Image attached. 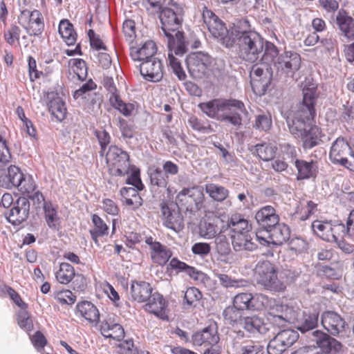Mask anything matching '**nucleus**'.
I'll list each match as a JSON object with an SVG mask.
<instances>
[{"label": "nucleus", "mask_w": 354, "mask_h": 354, "mask_svg": "<svg viewBox=\"0 0 354 354\" xmlns=\"http://www.w3.org/2000/svg\"><path fill=\"white\" fill-rule=\"evenodd\" d=\"M297 331L292 329L280 330L268 343V354H282L298 339Z\"/></svg>", "instance_id": "13"}, {"label": "nucleus", "mask_w": 354, "mask_h": 354, "mask_svg": "<svg viewBox=\"0 0 354 354\" xmlns=\"http://www.w3.org/2000/svg\"><path fill=\"white\" fill-rule=\"evenodd\" d=\"M253 127L259 131H268L272 127V118L268 112H261L255 116Z\"/></svg>", "instance_id": "50"}, {"label": "nucleus", "mask_w": 354, "mask_h": 354, "mask_svg": "<svg viewBox=\"0 0 354 354\" xmlns=\"http://www.w3.org/2000/svg\"><path fill=\"white\" fill-rule=\"evenodd\" d=\"M336 24L342 33L349 40L354 39V19L344 9H340L336 15Z\"/></svg>", "instance_id": "24"}, {"label": "nucleus", "mask_w": 354, "mask_h": 354, "mask_svg": "<svg viewBox=\"0 0 354 354\" xmlns=\"http://www.w3.org/2000/svg\"><path fill=\"white\" fill-rule=\"evenodd\" d=\"M109 102L113 108L119 111L124 116L131 115L135 109L134 104L124 102L119 95L110 96Z\"/></svg>", "instance_id": "47"}, {"label": "nucleus", "mask_w": 354, "mask_h": 354, "mask_svg": "<svg viewBox=\"0 0 354 354\" xmlns=\"http://www.w3.org/2000/svg\"><path fill=\"white\" fill-rule=\"evenodd\" d=\"M281 308V313L286 324H295L296 325L300 312L295 310L292 308L287 306H282Z\"/></svg>", "instance_id": "60"}, {"label": "nucleus", "mask_w": 354, "mask_h": 354, "mask_svg": "<svg viewBox=\"0 0 354 354\" xmlns=\"http://www.w3.org/2000/svg\"><path fill=\"white\" fill-rule=\"evenodd\" d=\"M309 344H313L314 348H319L316 354H339L343 351V344L331 335L320 330H315L310 333Z\"/></svg>", "instance_id": "8"}, {"label": "nucleus", "mask_w": 354, "mask_h": 354, "mask_svg": "<svg viewBox=\"0 0 354 354\" xmlns=\"http://www.w3.org/2000/svg\"><path fill=\"white\" fill-rule=\"evenodd\" d=\"M253 300L254 297L252 293L242 292L234 296L232 304L244 312V310H252L254 308L255 306Z\"/></svg>", "instance_id": "40"}, {"label": "nucleus", "mask_w": 354, "mask_h": 354, "mask_svg": "<svg viewBox=\"0 0 354 354\" xmlns=\"http://www.w3.org/2000/svg\"><path fill=\"white\" fill-rule=\"evenodd\" d=\"M49 111L58 120L62 121L66 115L64 102L59 97H55L49 102Z\"/></svg>", "instance_id": "45"}, {"label": "nucleus", "mask_w": 354, "mask_h": 354, "mask_svg": "<svg viewBox=\"0 0 354 354\" xmlns=\"http://www.w3.org/2000/svg\"><path fill=\"white\" fill-rule=\"evenodd\" d=\"M256 279L258 284L268 290L282 292L286 286L277 277V267L269 261H259L255 266Z\"/></svg>", "instance_id": "5"}, {"label": "nucleus", "mask_w": 354, "mask_h": 354, "mask_svg": "<svg viewBox=\"0 0 354 354\" xmlns=\"http://www.w3.org/2000/svg\"><path fill=\"white\" fill-rule=\"evenodd\" d=\"M322 326L332 336H338L344 332L347 326L344 319L334 311H325L321 315Z\"/></svg>", "instance_id": "18"}, {"label": "nucleus", "mask_w": 354, "mask_h": 354, "mask_svg": "<svg viewBox=\"0 0 354 354\" xmlns=\"http://www.w3.org/2000/svg\"><path fill=\"white\" fill-rule=\"evenodd\" d=\"M254 217L259 227L266 230V232L279 221L276 209L271 205L262 207L256 212Z\"/></svg>", "instance_id": "20"}, {"label": "nucleus", "mask_w": 354, "mask_h": 354, "mask_svg": "<svg viewBox=\"0 0 354 354\" xmlns=\"http://www.w3.org/2000/svg\"><path fill=\"white\" fill-rule=\"evenodd\" d=\"M153 290L150 283L147 281H133L129 294L133 301L144 303L151 296Z\"/></svg>", "instance_id": "23"}, {"label": "nucleus", "mask_w": 354, "mask_h": 354, "mask_svg": "<svg viewBox=\"0 0 354 354\" xmlns=\"http://www.w3.org/2000/svg\"><path fill=\"white\" fill-rule=\"evenodd\" d=\"M294 164L297 171V180H304L317 177L318 166L316 161L295 159Z\"/></svg>", "instance_id": "22"}, {"label": "nucleus", "mask_w": 354, "mask_h": 354, "mask_svg": "<svg viewBox=\"0 0 354 354\" xmlns=\"http://www.w3.org/2000/svg\"><path fill=\"white\" fill-rule=\"evenodd\" d=\"M333 266H320L318 268L319 276L329 279L338 280L341 279L343 272L344 263L342 261L334 260Z\"/></svg>", "instance_id": "32"}, {"label": "nucleus", "mask_w": 354, "mask_h": 354, "mask_svg": "<svg viewBox=\"0 0 354 354\" xmlns=\"http://www.w3.org/2000/svg\"><path fill=\"white\" fill-rule=\"evenodd\" d=\"M317 88L314 84L304 86L303 100L297 110L283 113L289 131L295 138L302 142L304 150L310 149L322 142V130L313 124L316 112Z\"/></svg>", "instance_id": "1"}, {"label": "nucleus", "mask_w": 354, "mask_h": 354, "mask_svg": "<svg viewBox=\"0 0 354 354\" xmlns=\"http://www.w3.org/2000/svg\"><path fill=\"white\" fill-rule=\"evenodd\" d=\"M26 308H21L17 314V323L20 328L26 330H30L32 328V322L30 319Z\"/></svg>", "instance_id": "62"}, {"label": "nucleus", "mask_w": 354, "mask_h": 354, "mask_svg": "<svg viewBox=\"0 0 354 354\" xmlns=\"http://www.w3.org/2000/svg\"><path fill=\"white\" fill-rule=\"evenodd\" d=\"M232 243L236 252H252L257 248V244L252 241L250 233L232 235Z\"/></svg>", "instance_id": "31"}, {"label": "nucleus", "mask_w": 354, "mask_h": 354, "mask_svg": "<svg viewBox=\"0 0 354 354\" xmlns=\"http://www.w3.org/2000/svg\"><path fill=\"white\" fill-rule=\"evenodd\" d=\"M204 194L198 187L184 188L176 196V204L186 212L194 213L201 209Z\"/></svg>", "instance_id": "11"}, {"label": "nucleus", "mask_w": 354, "mask_h": 354, "mask_svg": "<svg viewBox=\"0 0 354 354\" xmlns=\"http://www.w3.org/2000/svg\"><path fill=\"white\" fill-rule=\"evenodd\" d=\"M247 19L239 21L232 28L234 44L238 47L241 59L251 63L260 59L264 48V39L255 30L250 28Z\"/></svg>", "instance_id": "2"}, {"label": "nucleus", "mask_w": 354, "mask_h": 354, "mask_svg": "<svg viewBox=\"0 0 354 354\" xmlns=\"http://www.w3.org/2000/svg\"><path fill=\"white\" fill-rule=\"evenodd\" d=\"M93 228L90 230V234L95 243H97V239L108 234L109 227L104 221L97 214L92 216Z\"/></svg>", "instance_id": "43"}, {"label": "nucleus", "mask_w": 354, "mask_h": 354, "mask_svg": "<svg viewBox=\"0 0 354 354\" xmlns=\"http://www.w3.org/2000/svg\"><path fill=\"white\" fill-rule=\"evenodd\" d=\"M36 186L30 176L23 175V180H20L17 188L22 193L30 194L32 193Z\"/></svg>", "instance_id": "58"}, {"label": "nucleus", "mask_w": 354, "mask_h": 354, "mask_svg": "<svg viewBox=\"0 0 354 354\" xmlns=\"http://www.w3.org/2000/svg\"><path fill=\"white\" fill-rule=\"evenodd\" d=\"M171 257V252L161 243L155 245L154 249L151 251V259L154 263L160 266L166 264Z\"/></svg>", "instance_id": "44"}, {"label": "nucleus", "mask_w": 354, "mask_h": 354, "mask_svg": "<svg viewBox=\"0 0 354 354\" xmlns=\"http://www.w3.org/2000/svg\"><path fill=\"white\" fill-rule=\"evenodd\" d=\"M58 31L67 45L71 46L75 43L77 35L73 30V24L68 19H62L60 21Z\"/></svg>", "instance_id": "37"}, {"label": "nucleus", "mask_w": 354, "mask_h": 354, "mask_svg": "<svg viewBox=\"0 0 354 354\" xmlns=\"http://www.w3.org/2000/svg\"><path fill=\"white\" fill-rule=\"evenodd\" d=\"M106 161L114 169V174L123 176L128 174L129 169V156L116 145L109 147L106 153Z\"/></svg>", "instance_id": "14"}, {"label": "nucleus", "mask_w": 354, "mask_h": 354, "mask_svg": "<svg viewBox=\"0 0 354 354\" xmlns=\"http://www.w3.org/2000/svg\"><path fill=\"white\" fill-rule=\"evenodd\" d=\"M159 18L162 30L167 39V48L174 49L176 55L187 52L183 32L179 31L183 21V8L174 5V8H162Z\"/></svg>", "instance_id": "3"}, {"label": "nucleus", "mask_w": 354, "mask_h": 354, "mask_svg": "<svg viewBox=\"0 0 354 354\" xmlns=\"http://www.w3.org/2000/svg\"><path fill=\"white\" fill-rule=\"evenodd\" d=\"M216 277L218 279L220 283L225 288H239L245 286V281L232 279L230 276L225 274H217Z\"/></svg>", "instance_id": "56"}, {"label": "nucleus", "mask_w": 354, "mask_h": 354, "mask_svg": "<svg viewBox=\"0 0 354 354\" xmlns=\"http://www.w3.org/2000/svg\"><path fill=\"white\" fill-rule=\"evenodd\" d=\"M319 313L313 310H304L300 313L296 324L297 328L302 333H307L306 337L309 342L310 333L314 332L313 329L317 326L318 322Z\"/></svg>", "instance_id": "21"}, {"label": "nucleus", "mask_w": 354, "mask_h": 354, "mask_svg": "<svg viewBox=\"0 0 354 354\" xmlns=\"http://www.w3.org/2000/svg\"><path fill=\"white\" fill-rule=\"evenodd\" d=\"M348 156L354 157V153L348 142L342 137L337 138L332 144L329 158L334 164H338L345 168L354 170Z\"/></svg>", "instance_id": "12"}, {"label": "nucleus", "mask_w": 354, "mask_h": 354, "mask_svg": "<svg viewBox=\"0 0 354 354\" xmlns=\"http://www.w3.org/2000/svg\"><path fill=\"white\" fill-rule=\"evenodd\" d=\"M205 191L214 201L221 203L229 196V190L225 187L215 183H207L205 185Z\"/></svg>", "instance_id": "35"}, {"label": "nucleus", "mask_w": 354, "mask_h": 354, "mask_svg": "<svg viewBox=\"0 0 354 354\" xmlns=\"http://www.w3.org/2000/svg\"><path fill=\"white\" fill-rule=\"evenodd\" d=\"M217 233V227L213 223L203 222L200 225V234L205 239H211L216 236Z\"/></svg>", "instance_id": "63"}, {"label": "nucleus", "mask_w": 354, "mask_h": 354, "mask_svg": "<svg viewBox=\"0 0 354 354\" xmlns=\"http://www.w3.org/2000/svg\"><path fill=\"white\" fill-rule=\"evenodd\" d=\"M250 84L253 91L259 95H264L270 84L271 68L266 64H254L250 72Z\"/></svg>", "instance_id": "9"}, {"label": "nucleus", "mask_w": 354, "mask_h": 354, "mask_svg": "<svg viewBox=\"0 0 354 354\" xmlns=\"http://www.w3.org/2000/svg\"><path fill=\"white\" fill-rule=\"evenodd\" d=\"M185 62L190 75L194 79H202L208 73L212 58L207 53L200 51L189 54Z\"/></svg>", "instance_id": "10"}, {"label": "nucleus", "mask_w": 354, "mask_h": 354, "mask_svg": "<svg viewBox=\"0 0 354 354\" xmlns=\"http://www.w3.org/2000/svg\"><path fill=\"white\" fill-rule=\"evenodd\" d=\"M199 107L209 118L228 122L236 129L242 124L241 114L246 111L244 104L235 99H214L201 103Z\"/></svg>", "instance_id": "4"}, {"label": "nucleus", "mask_w": 354, "mask_h": 354, "mask_svg": "<svg viewBox=\"0 0 354 354\" xmlns=\"http://www.w3.org/2000/svg\"><path fill=\"white\" fill-rule=\"evenodd\" d=\"M44 211L47 225L49 227H55L57 220V212L55 207L51 202L44 203Z\"/></svg>", "instance_id": "55"}, {"label": "nucleus", "mask_w": 354, "mask_h": 354, "mask_svg": "<svg viewBox=\"0 0 354 354\" xmlns=\"http://www.w3.org/2000/svg\"><path fill=\"white\" fill-rule=\"evenodd\" d=\"M228 226L234 234L249 233L250 226L248 221L241 214H234L228 222Z\"/></svg>", "instance_id": "38"}, {"label": "nucleus", "mask_w": 354, "mask_h": 354, "mask_svg": "<svg viewBox=\"0 0 354 354\" xmlns=\"http://www.w3.org/2000/svg\"><path fill=\"white\" fill-rule=\"evenodd\" d=\"M223 316L224 319L232 326L239 325L244 317L243 312L233 304L224 309Z\"/></svg>", "instance_id": "39"}, {"label": "nucleus", "mask_w": 354, "mask_h": 354, "mask_svg": "<svg viewBox=\"0 0 354 354\" xmlns=\"http://www.w3.org/2000/svg\"><path fill=\"white\" fill-rule=\"evenodd\" d=\"M331 227V221H315L312 223V228L315 233L327 242H330L332 239Z\"/></svg>", "instance_id": "41"}, {"label": "nucleus", "mask_w": 354, "mask_h": 354, "mask_svg": "<svg viewBox=\"0 0 354 354\" xmlns=\"http://www.w3.org/2000/svg\"><path fill=\"white\" fill-rule=\"evenodd\" d=\"M347 232L346 228L343 223H339L338 222L332 223L331 227V236L332 239L330 240V242H338L342 240L343 238V235L345 232Z\"/></svg>", "instance_id": "61"}, {"label": "nucleus", "mask_w": 354, "mask_h": 354, "mask_svg": "<svg viewBox=\"0 0 354 354\" xmlns=\"http://www.w3.org/2000/svg\"><path fill=\"white\" fill-rule=\"evenodd\" d=\"M77 312L89 322H97L100 319L97 308L90 301H84L76 306Z\"/></svg>", "instance_id": "34"}, {"label": "nucleus", "mask_w": 354, "mask_h": 354, "mask_svg": "<svg viewBox=\"0 0 354 354\" xmlns=\"http://www.w3.org/2000/svg\"><path fill=\"white\" fill-rule=\"evenodd\" d=\"M239 325L252 335H264L268 331L263 320L257 315L244 316Z\"/></svg>", "instance_id": "27"}, {"label": "nucleus", "mask_w": 354, "mask_h": 354, "mask_svg": "<svg viewBox=\"0 0 354 354\" xmlns=\"http://www.w3.org/2000/svg\"><path fill=\"white\" fill-rule=\"evenodd\" d=\"M203 19L211 35L221 44L226 48H231L234 45L232 31L230 34L223 21L206 7L203 10Z\"/></svg>", "instance_id": "6"}, {"label": "nucleus", "mask_w": 354, "mask_h": 354, "mask_svg": "<svg viewBox=\"0 0 354 354\" xmlns=\"http://www.w3.org/2000/svg\"><path fill=\"white\" fill-rule=\"evenodd\" d=\"M277 147L272 143L263 142L257 144L250 149L253 154L263 161H269L274 158L277 151Z\"/></svg>", "instance_id": "33"}, {"label": "nucleus", "mask_w": 354, "mask_h": 354, "mask_svg": "<svg viewBox=\"0 0 354 354\" xmlns=\"http://www.w3.org/2000/svg\"><path fill=\"white\" fill-rule=\"evenodd\" d=\"M24 174L16 166H10L5 171L4 176H0V183L6 189L17 187L19 181L23 180Z\"/></svg>", "instance_id": "30"}, {"label": "nucleus", "mask_w": 354, "mask_h": 354, "mask_svg": "<svg viewBox=\"0 0 354 354\" xmlns=\"http://www.w3.org/2000/svg\"><path fill=\"white\" fill-rule=\"evenodd\" d=\"M19 24L26 30L30 36H39L44 29V19L41 13L35 10H24L18 17Z\"/></svg>", "instance_id": "15"}, {"label": "nucleus", "mask_w": 354, "mask_h": 354, "mask_svg": "<svg viewBox=\"0 0 354 354\" xmlns=\"http://www.w3.org/2000/svg\"><path fill=\"white\" fill-rule=\"evenodd\" d=\"M68 64L80 80L83 81L86 78L87 66L85 61L82 59H71Z\"/></svg>", "instance_id": "53"}, {"label": "nucleus", "mask_w": 354, "mask_h": 354, "mask_svg": "<svg viewBox=\"0 0 354 354\" xmlns=\"http://www.w3.org/2000/svg\"><path fill=\"white\" fill-rule=\"evenodd\" d=\"M187 122L194 130L198 132L207 133L213 131L207 120H200L195 115H191Z\"/></svg>", "instance_id": "51"}, {"label": "nucleus", "mask_w": 354, "mask_h": 354, "mask_svg": "<svg viewBox=\"0 0 354 354\" xmlns=\"http://www.w3.org/2000/svg\"><path fill=\"white\" fill-rule=\"evenodd\" d=\"M279 55V50L274 44L268 41L264 42L263 51L260 58L264 60L265 62H273L274 64Z\"/></svg>", "instance_id": "52"}, {"label": "nucleus", "mask_w": 354, "mask_h": 354, "mask_svg": "<svg viewBox=\"0 0 354 354\" xmlns=\"http://www.w3.org/2000/svg\"><path fill=\"white\" fill-rule=\"evenodd\" d=\"M130 50V56L135 62L142 63L152 57H156L157 48L156 44L151 40L145 42L140 48L132 47Z\"/></svg>", "instance_id": "25"}, {"label": "nucleus", "mask_w": 354, "mask_h": 354, "mask_svg": "<svg viewBox=\"0 0 354 354\" xmlns=\"http://www.w3.org/2000/svg\"><path fill=\"white\" fill-rule=\"evenodd\" d=\"M266 234H268L271 243L277 245H282L289 241L290 238L289 227L285 223H279V221L278 224L271 227Z\"/></svg>", "instance_id": "28"}, {"label": "nucleus", "mask_w": 354, "mask_h": 354, "mask_svg": "<svg viewBox=\"0 0 354 354\" xmlns=\"http://www.w3.org/2000/svg\"><path fill=\"white\" fill-rule=\"evenodd\" d=\"M301 63V57L297 53L286 50L279 55L274 67L279 78L286 82L294 77L295 73L300 68Z\"/></svg>", "instance_id": "7"}, {"label": "nucleus", "mask_w": 354, "mask_h": 354, "mask_svg": "<svg viewBox=\"0 0 354 354\" xmlns=\"http://www.w3.org/2000/svg\"><path fill=\"white\" fill-rule=\"evenodd\" d=\"M263 350L261 342L248 340L242 342L236 354H263Z\"/></svg>", "instance_id": "48"}, {"label": "nucleus", "mask_w": 354, "mask_h": 354, "mask_svg": "<svg viewBox=\"0 0 354 354\" xmlns=\"http://www.w3.org/2000/svg\"><path fill=\"white\" fill-rule=\"evenodd\" d=\"M168 51V61L171 68L179 80H184L186 77L185 73L183 69L180 62L177 57H174V54L178 56H183L185 53L183 55H176L174 49H171L170 50L169 48Z\"/></svg>", "instance_id": "49"}, {"label": "nucleus", "mask_w": 354, "mask_h": 354, "mask_svg": "<svg viewBox=\"0 0 354 354\" xmlns=\"http://www.w3.org/2000/svg\"><path fill=\"white\" fill-rule=\"evenodd\" d=\"M75 275L74 268L68 263H62L55 272L57 281L62 284H68Z\"/></svg>", "instance_id": "42"}, {"label": "nucleus", "mask_w": 354, "mask_h": 354, "mask_svg": "<svg viewBox=\"0 0 354 354\" xmlns=\"http://www.w3.org/2000/svg\"><path fill=\"white\" fill-rule=\"evenodd\" d=\"M147 302L145 308L147 310L162 319L167 317L165 315L166 301L162 295L156 291L152 292L151 296Z\"/></svg>", "instance_id": "29"}, {"label": "nucleus", "mask_w": 354, "mask_h": 354, "mask_svg": "<svg viewBox=\"0 0 354 354\" xmlns=\"http://www.w3.org/2000/svg\"><path fill=\"white\" fill-rule=\"evenodd\" d=\"M118 352L119 354H138V351L131 339L120 343L118 347Z\"/></svg>", "instance_id": "64"}, {"label": "nucleus", "mask_w": 354, "mask_h": 354, "mask_svg": "<svg viewBox=\"0 0 354 354\" xmlns=\"http://www.w3.org/2000/svg\"><path fill=\"white\" fill-rule=\"evenodd\" d=\"M288 247L291 251L294 252L295 254H298L307 250L308 243L304 239L300 237H294L289 239Z\"/></svg>", "instance_id": "59"}, {"label": "nucleus", "mask_w": 354, "mask_h": 354, "mask_svg": "<svg viewBox=\"0 0 354 354\" xmlns=\"http://www.w3.org/2000/svg\"><path fill=\"white\" fill-rule=\"evenodd\" d=\"M148 174L152 187L160 188H166L167 187L169 179L160 167L155 166L150 167L148 171Z\"/></svg>", "instance_id": "36"}, {"label": "nucleus", "mask_w": 354, "mask_h": 354, "mask_svg": "<svg viewBox=\"0 0 354 354\" xmlns=\"http://www.w3.org/2000/svg\"><path fill=\"white\" fill-rule=\"evenodd\" d=\"M201 292L195 287H189L187 289L184 295V304L189 306H196V303L202 298Z\"/></svg>", "instance_id": "54"}, {"label": "nucleus", "mask_w": 354, "mask_h": 354, "mask_svg": "<svg viewBox=\"0 0 354 354\" xmlns=\"http://www.w3.org/2000/svg\"><path fill=\"white\" fill-rule=\"evenodd\" d=\"M193 344L196 346H205L218 344L219 337L217 334L216 328L209 326L202 330L201 332L194 333L192 336Z\"/></svg>", "instance_id": "26"}, {"label": "nucleus", "mask_w": 354, "mask_h": 354, "mask_svg": "<svg viewBox=\"0 0 354 354\" xmlns=\"http://www.w3.org/2000/svg\"><path fill=\"white\" fill-rule=\"evenodd\" d=\"M162 219L164 225L173 230L178 232L184 227L183 217L178 209H176L175 205L162 201L160 204Z\"/></svg>", "instance_id": "16"}, {"label": "nucleus", "mask_w": 354, "mask_h": 354, "mask_svg": "<svg viewBox=\"0 0 354 354\" xmlns=\"http://www.w3.org/2000/svg\"><path fill=\"white\" fill-rule=\"evenodd\" d=\"M141 75L147 81L157 82L163 77V64L158 57H152L139 65Z\"/></svg>", "instance_id": "19"}, {"label": "nucleus", "mask_w": 354, "mask_h": 354, "mask_svg": "<svg viewBox=\"0 0 354 354\" xmlns=\"http://www.w3.org/2000/svg\"><path fill=\"white\" fill-rule=\"evenodd\" d=\"M0 291L8 295L15 304L21 308H26L27 304L23 301L20 295L10 286L6 285L1 286Z\"/></svg>", "instance_id": "57"}, {"label": "nucleus", "mask_w": 354, "mask_h": 354, "mask_svg": "<svg viewBox=\"0 0 354 354\" xmlns=\"http://www.w3.org/2000/svg\"><path fill=\"white\" fill-rule=\"evenodd\" d=\"M216 250L221 256V260L227 262L231 253L230 243L224 235H219L215 239Z\"/></svg>", "instance_id": "46"}, {"label": "nucleus", "mask_w": 354, "mask_h": 354, "mask_svg": "<svg viewBox=\"0 0 354 354\" xmlns=\"http://www.w3.org/2000/svg\"><path fill=\"white\" fill-rule=\"evenodd\" d=\"M30 214V202L26 197H19L13 203V206L6 213V216L10 223L19 225L26 221Z\"/></svg>", "instance_id": "17"}]
</instances>
